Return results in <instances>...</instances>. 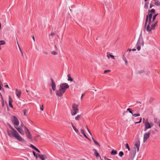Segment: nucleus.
I'll return each instance as SVG.
<instances>
[{
	"instance_id": "nucleus-41",
	"label": "nucleus",
	"mask_w": 160,
	"mask_h": 160,
	"mask_svg": "<svg viewBox=\"0 0 160 160\" xmlns=\"http://www.w3.org/2000/svg\"><path fill=\"white\" fill-rule=\"evenodd\" d=\"M158 124L159 127L160 128V120H159L158 122Z\"/></svg>"
},
{
	"instance_id": "nucleus-20",
	"label": "nucleus",
	"mask_w": 160,
	"mask_h": 160,
	"mask_svg": "<svg viewBox=\"0 0 160 160\" xmlns=\"http://www.w3.org/2000/svg\"><path fill=\"white\" fill-rule=\"evenodd\" d=\"M157 15H158V14H156L153 16L152 18V22L151 21V25L152 23L153 22L156 21H155V19L156 17L157 16Z\"/></svg>"
},
{
	"instance_id": "nucleus-43",
	"label": "nucleus",
	"mask_w": 160,
	"mask_h": 160,
	"mask_svg": "<svg viewBox=\"0 0 160 160\" xmlns=\"http://www.w3.org/2000/svg\"><path fill=\"white\" fill-rule=\"evenodd\" d=\"M71 124H72V128H73V129H74V130H75V128H75V127L73 125V124H72V123H71Z\"/></svg>"
},
{
	"instance_id": "nucleus-47",
	"label": "nucleus",
	"mask_w": 160,
	"mask_h": 160,
	"mask_svg": "<svg viewBox=\"0 0 160 160\" xmlns=\"http://www.w3.org/2000/svg\"><path fill=\"white\" fill-rule=\"evenodd\" d=\"M35 150H36V151H37V152H40V151L37 148H36Z\"/></svg>"
},
{
	"instance_id": "nucleus-30",
	"label": "nucleus",
	"mask_w": 160,
	"mask_h": 160,
	"mask_svg": "<svg viewBox=\"0 0 160 160\" xmlns=\"http://www.w3.org/2000/svg\"><path fill=\"white\" fill-rule=\"evenodd\" d=\"M123 152L122 151L120 152L119 153V155L121 157H122V156L123 155Z\"/></svg>"
},
{
	"instance_id": "nucleus-59",
	"label": "nucleus",
	"mask_w": 160,
	"mask_h": 160,
	"mask_svg": "<svg viewBox=\"0 0 160 160\" xmlns=\"http://www.w3.org/2000/svg\"><path fill=\"white\" fill-rule=\"evenodd\" d=\"M131 51H132V49H128V51H129V52H130Z\"/></svg>"
},
{
	"instance_id": "nucleus-32",
	"label": "nucleus",
	"mask_w": 160,
	"mask_h": 160,
	"mask_svg": "<svg viewBox=\"0 0 160 160\" xmlns=\"http://www.w3.org/2000/svg\"><path fill=\"white\" fill-rule=\"evenodd\" d=\"M30 147L31 148H33V149H34L35 150L37 148L35 147L34 146H33L32 144H31L30 145Z\"/></svg>"
},
{
	"instance_id": "nucleus-1",
	"label": "nucleus",
	"mask_w": 160,
	"mask_h": 160,
	"mask_svg": "<svg viewBox=\"0 0 160 160\" xmlns=\"http://www.w3.org/2000/svg\"><path fill=\"white\" fill-rule=\"evenodd\" d=\"M152 16V13H148V15L146 16L144 25V28L146 29L148 32H150L152 30L154 29L155 26L158 22V21L153 22L152 23L151 27H150V25L151 23V19Z\"/></svg>"
},
{
	"instance_id": "nucleus-64",
	"label": "nucleus",
	"mask_w": 160,
	"mask_h": 160,
	"mask_svg": "<svg viewBox=\"0 0 160 160\" xmlns=\"http://www.w3.org/2000/svg\"><path fill=\"white\" fill-rule=\"evenodd\" d=\"M26 92H28V91L27 90H26Z\"/></svg>"
},
{
	"instance_id": "nucleus-51",
	"label": "nucleus",
	"mask_w": 160,
	"mask_h": 160,
	"mask_svg": "<svg viewBox=\"0 0 160 160\" xmlns=\"http://www.w3.org/2000/svg\"><path fill=\"white\" fill-rule=\"evenodd\" d=\"M23 123H22L21 124V126L20 127V128H22V127H23Z\"/></svg>"
},
{
	"instance_id": "nucleus-18",
	"label": "nucleus",
	"mask_w": 160,
	"mask_h": 160,
	"mask_svg": "<svg viewBox=\"0 0 160 160\" xmlns=\"http://www.w3.org/2000/svg\"><path fill=\"white\" fill-rule=\"evenodd\" d=\"M80 132H81V133L83 134V135L84 136L86 137V138L88 139V137L85 134V132H84V130L83 129H81L80 130Z\"/></svg>"
},
{
	"instance_id": "nucleus-4",
	"label": "nucleus",
	"mask_w": 160,
	"mask_h": 160,
	"mask_svg": "<svg viewBox=\"0 0 160 160\" xmlns=\"http://www.w3.org/2000/svg\"><path fill=\"white\" fill-rule=\"evenodd\" d=\"M69 88V86L67 83H61L58 90L56 92L57 95L59 97H61L65 92L66 90Z\"/></svg>"
},
{
	"instance_id": "nucleus-62",
	"label": "nucleus",
	"mask_w": 160,
	"mask_h": 160,
	"mask_svg": "<svg viewBox=\"0 0 160 160\" xmlns=\"http://www.w3.org/2000/svg\"><path fill=\"white\" fill-rule=\"evenodd\" d=\"M145 118H143V122L144 123L145 121Z\"/></svg>"
},
{
	"instance_id": "nucleus-56",
	"label": "nucleus",
	"mask_w": 160,
	"mask_h": 160,
	"mask_svg": "<svg viewBox=\"0 0 160 160\" xmlns=\"http://www.w3.org/2000/svg\"><path fill=\"white\" fill-rule=\"evenodd\" d=\"M32 38H33V39L34 40V41H35V38H34V36H33L32 37Z\"/></svg>"
},
{
	"instance_id": "nucleus-3",
	"label": "nucleus",
	"mask_w": 160,
	"mask_h": 160,
	"mask_svg": "<svg viewBox=\"0 0 160 160\" xmlns=\"http://www.w3.org/2000/svg\"><path fill=\"white\" fill-rule=\"evenodd\" d=\"M11 119L13 123L15 129L20 134L22 135H24V133L22 129L20 127H18L19 124V122L18 118L15 116H13L11 117Z\"/></svg>"
},
{
	"instance_id": "nucleus-19",
	"label": "nucleus",
	"mask_w": 160,
	"mask_h": 160,
	"mask_svg": "<svg viewBox=\"0 0 160 160\" xmlns=\"http://www.w3.org/2000/svg\"><path fill=\"white\" fill-rule=\"evenodd\" d=\"M93 151H94L95 155L96 157L98 156H100L99 154L97 152V150L96 149H93Z\"/></svg>"
},
{
	"instance_id": "nucleus-22",
	"label": "nucleus",
	"mask_w": 160,
	"mask_h": 160,
	"mask_svg": "<svg viewBox=\"0 0 160 160\" xmlns=\"http://www.w3.org/2000/svg\"><path fill=\"white\" fill-rule=\"evenodd\" d=\"M111 154L112 155H115L117 154V151L116 150H112L111 152Z\"/></svg>"
},
{
	"instance_id": "nucleus-8",
	"label": "nucleus",
	"mask_w": 160,
	"mask_h": 160,
	"mask_svg": "<svg viewBox=\"0 0 160 160\" xmlns=\"http://www.w3.org/2000/svg\"><path fill=\"white\" fill-rule=\"evenodd\" d=\"M142 46L144 45L143 42L142 40H139L137 42V49L138 51H140L141 49V45Z\"/></svg>"
},
{
	"instance_id": "nucleus-35",
	"label": "nucleus",
	"mask_w": 160,
	"mask_h": 160,
	"mask_svg": "<svg viewBox=\"0 0 160 160\" xmlns=\"http://www.w3.org/2000/svg\"><path fill=\"white\" fill-rule=\"evenodd\" d=\"M8 125L9 126V127L11 129H12V130H13L14 128H13L12 126H11L10 124H8Z\"/></svg>"
},
{
	"instance_id": "nucleus-49",
	"label": "nucleus",
	"mask_w": 160,
	"mask_h": 160,
	"mask_svg": "<svg viewBox=\"0 0 160 160\" xmlns=\"http://www.w3.org/2000/svg\"><path fill=\"white\" fill-rule=\"evenodd\" d=\"M4 87L6 88H9V87L8 86V85H5Z\"/></svg>"
},
{
	"instance_id": "nucleus-15",
	"label": "nucleus",
	"mask_w": 160,
	"mask_h": 160,
	"mask_svg": "<svg viewBox=\"0 0 160 160\" xmlns=\"http://www.w3.org/2000/svg\"><path fill=\"white\" fill-rule=\"evenodd\" d=\"M12 99L10 98H9V105L10 107H11L12 108H13V106L12 105Z\"/></svg>"
},
{
	"instance_id": "nucleus-17",
	"label": "nucleus",
	"mask_w": 160,
	"mask_h": 160,
	"mask_svg": "<svg viewBox=\"0 0 160 160\" xmlns=\"http://www.w3.org/2000/svg\"><path fill=\"white\" fill-rule=\"evenodd\" d=\"M154 4L157 6L160 5V2L158 0H154Z\"/></svg>"
},
{
	"instance_id": "nucleus-26",
	"label": "nucleus",
	"mask_w": 160,
	"mask_h": 160,
	"mask_svg": "<svg viewBox=\"0 0 160 160\" xmlns=\"http://www.w3.org/2000/svg\"><path fill=\"white\" fill-rule=\"evenodd\" d=\"M81 117V116L80 115H78L75 118V119L76 120H78L80 119Z\"/></svg>"
},
{
	"instance_id": "nucleus-63",
	"label": "nucleus",
	"mask_w": 160,
	"mask_h": 160,
	"mask_svg": "<svg viewBox=\"0 0 160 160\" xmlns=\"http://www.w3.org/2000/svg\"><path fill=\"white\" fill-rule=\"evenodd\" d=\"M50 93L51 94H52V91L51 89L50 90Z\"/></svg>"
},
{
	"instance_id": "nucleus-21",
	"label": "nucleus",
	"mask_w": 160,
	"mask_h": 160,
	"mask_svg": "<svg viewBox=\"0 0 160 160\" xmlns=\"http://www.w3.org/2000/svg\"><path fill=\"white\" fill-rule=\"evenodd\" d=\"M122 59L125 62L126 65H128V62L126 58L124 56H123Z\"/></svg>"
},
{
	"instance_id": "nucleus-5",
	"label": "nucleus",
	"mask_w": 160,
	"mask_h": 160,
	"mask_svg": "<svg viewBox=\"0 0 160 160\" xmlns=\"http://www.w3.org/2000/svg\"><path fill=\"white\" fill-rule=\"evenodd\" d=\"M78 106L75 104H73L72 105V110L71 112V114L72 115H76L78 111Z\"/></svg>"
},
{
	"instance_id": "nucleus-16",
	"label": "nucleus",
	"mask_w": 160,
	"mask_h": 160,
	"mask_svg": "<svg viewBox=\"0 0 160 160\" xmlns=\"http://www.w3.org/2000/svg\"><path fill=\"white\" fill-rule=\"evenodd\" d=\"M107 57H108V59H109L110 58V57L111 58H112L115 59L114 56L112 55H111L110 54H109L108 53H107Z\"/></svg>"
},
{
	"instance_id": "nucleus-50",
	"label": "nucleus",
	"mask_w": 160,
	"mask_h": 160,
	"mask_svg": "<svg viewBox=\"0 0 160 160\" xmlns=\"http://www.w3.org/2000/svg\"><path fill=\"white\" fill-rule=\"evenodd\" d=\"M150 123L151 124V128H152L154 125V124L153 123Z\"/></svg>"
},
{
	"instance_id": "nucleus-61",
	"label": "nucleus",
	"mask_w": 160,
	"mask_h": 160,
	"mask_svg": "<svg viewBox=\"0 0 160 160\" xmlns=\"http://www.w3.org/2000/svg\"><path fill=\"white\" fill-rule=\"evenodd\" d=\"M140 123V122H135V124H137V123Z\"/></svg>"
},
{
	"instance_id": "nucleus-44",
	"label": "nucleus",
	"mask_w": 160,
	"mask_h": 160,
	"mask_svg": "<svg viewBox=\"0 0 160 160\" xmlns=\"http://www.w3.org/2000/svg\"><path fill=\"white\" fill-rule=\"evenodd\" d=\"M23 112H24V115L25 116H27V115L26 114V111L25 110H24V111H23Z\"/></svg>"
},
{
	"instance_id": "nucleus-57",
	"label": "nucleus",
	"mask_w": 160,
	"mask_h": 160,
	"mask_svg": "<svg viewBox=\"0 0 160 160\" xmlns=\"http://www.w3.org/2000/svg\"><path fill=\"white\" fill-rule=\"evenodd\" d=\"M141 120H142V118H140V120L139 121V122H140V123L141 122Z\"/></svg>"
},
{
	"instance_id": "nucleus-29",
	"label": "nucleus",
	"mask_w": 160,
	"mask_h": 160,
	"mask_svg": "<svg viewBox=\"0 0 160 160\" xmlns=\"http://www.w3.org/2000/svg\"><path fill=\"white\" fill-rule=\"evenodd\" d=\"M68 80L70 81H73V79L71 78L70 76L69 75H68Z\"/></svg>"
},
{
	"instance_id": "nucleus-60",
	"label": "nucleus",
	"mask_w": 160,
	"mask_h": 160,
	"mask_svg": "<svg viewBox=\"0 0 160 160\" xmlns=\"http://www.w3.org/2000/svg\"><path fill=\"white\" fill-rule=\"evenodd\" d=\"M21 52L22 54V56H23V53L22 52Z\"/></svg>"
},
{
	"instance_id": "nucleus-23",
	"label": "nucleus",
	"mask_w": 160,
	"mask_h": 160,
	"mask_svg": "<svg viewBox=\"0 0 160 160\" xmlns=\"http://www.w3.org/2000/svg\"><path fill=\"white\" fill-rule=\"evenodd\" d=\"M148 2H146L145 3V5H144V8L146 9H147L148 8Z\"/></svg>"
},
{
	"instance_id": "nucleus-27",
	"label": "nucleus",
	"mask_w": 160,
	"mask_h": 160,
	"mask_svg": "<svg viewBox=\"0 0 160 160\" xmlns=\"http://www.w3.org/2000/svg\"><path fill=\"white\" fill-rule=\"evenodd\" d=\"M51 53L53 55H56L58 54V52L54 51H52L51 52Z\"/></svg>"
},
{
	"instance_id": "nucleus-40",
	"label": "nucleus",
	"mask_w": 160,
	"mask_h": 160,
	"mask_svg": "<svg viewBox=\"0 0 160 160\" xmlns=\"http://www.w3.org/2000/svg\"><path fill=\"white\" fill-rule=\"evenodd\" d=\"M94 143H95V144L96 145H98V146H99V147H100V144H99V143L96 141Z\"/></svg>"
},
{
	"instance_id": "nucleus-38",
	"label": "nucleus",
	"mask_w": 160,
	"mask_h": 160,
	"mask_svg": "<svg viewBox=\"0 0 160 160\" xmlns=\"http://www.w3.org/2000/svg\"><path fill=\"white\" fill-rule=\"evenodd\" d=\"M86 128H87V130H88V132H89V133L91 135V133L90 132V131H89V129H88V127H87V126H86Z\"/></svg>"
},
{
	"instance_id": "nucleus-36",
	"label": "nucleus",
	"mask_w": 160,
	"mask_h": 160,
	"mask_svg": "<svg viewBox=\"0 0 160 160\" xmlns=\"http://www.w3.org/2000/svg\"><path fill=\"white\" fill-rule=\"evenodd\" d=\"M74 130L78 134L79 132V130L78 129L76 128L75 130Z\"/></svg>"
},
{
	"instance_id": "nucleus-28",
	"label": "nucleus",
	"mask_w": 160,
	"mask_h": 160,
	"mask_svg": "<svg viewBox=\"0 0 160 160\" xmlns=\"http://www.w3.org/2000/svg\"><path fill=\"white\" fill-rule=\"evenodd\" d=\"M158 119L156 118H155L153 119L154 122L155 123L158 124Z\"/></svg>"
},
{
	"instance_id": "nucleus-24",
	"label": "nucleus",
	"mask_w": 160,
	"mask_h": 160,
	"mask_svg": "<svg viewBox=\"0 0 160 160\" xmlns=\"http://www.w3.org/2000/svg\"><path fill=\"white\" fill-rule=\"evenodd\" d=\"M126 148L128 149V151H130V148L129 146V145L128 143H127L125 144Z\"/></svg>"
},
{
	"instance_id": "nucleus-52",
	"label": "nucleus",
	"mask_w": 160,
	"mask_h": 160,
	"mask_svg": "<svg viewBox=\"0 0 160 160\" xmlns=\"http://www.w3.org/2000/svg\"><path fill=\"white\" fill-rule=\"evenodd\" d=\"M1 81H0V90H1L2 89V87L1 85Z\"/></svg>"
},
{
	"instance_id": "nucleus-54",
	"label": "nucleus",
	"mask_w": 160,
	"mask_h": 160,
	"mask_svg": "<svg viewBox=\"0 0 160 160\" xmlns=\"http://www.w3.org/2000/svg\"><path fill=\"white\" fill-rule=\"evenodd\" d=\"M84 95V94H83L82 95V96H81V99L83 98V96Z\"/></svg>"
},
{
	"instance_id": "nucleus-31",
	"label": "nucleus",
	"mask_w": 160,
	"mask_h": 160,
	"mask_svg": "<svg viewBox=\"0 0 160 160\" xmlns=\"http://www.w3.org/2000/svg\"><path fill=\"white\" fill-rule=\"evenodd\" d=\"M132 114V116H133L134 117H137L139 116L140 115V114H139V113L134 114Z\"/></svg>"
},
{
	"instance_id": "nucleus-14",
	"label": "nucleus",
	"mask_w": 160,
	"mask_h": 160,
	"mask_svg": "<svg viewBox=\"0 0 160 160\" xmlns=\"http://www.w3.org/2000/svg\"><path fill=\"white\" fill-rule=\"evenodd\" d=\"M131 153L132 154V158H133L134 157L136 153V148L135 147H134L132 148Z\"/></svg>"
},
{
	"instance_id": "nucleus-12",
	"label": "nucleus",
	"mask_w": 160,
	"mask_h": 160,
	"mask_svg": "<svg viewBox=\"0 0 160 160\" xmlns=\"http://www.w3.org/2000/svg\"><path fill=\"white\" fill-rule=\"evenodd\" d=\"M140 145V142L139 141H137L135 144V146L137 148L138 152L139 151Z\"/></svg>"
},
{
	"instance_id": "nucleus-37",
	"label": "nucleus",
	"mask_w": 160,
	"mask_h": 160,
	"mask_svg": "<svg viewBox=\"0 0 160 160\" xmlns=\"http://www.w3.org/2000/svg\"><path fill=\"white\" fill-rule=\"evenodd\" d=\"M40 109L42 111H43V105L42 104V106L40 107Z\"/></svg>"
},
{
	"instance_id": "nucleus-42",
	"label": "nucleus",
	"mask_w": 160,
	"mask_h": 160,
	"mask_svg": "<svg viewBox=\"0 0 160 160\" xmlns=\"http://www.w3.org/2000/svg\"><path fill=\"white\" fill-rule=\"evenodd\" d=\"M32 152H33V155L35 157V156H37V154H36V153L34 151H33Z\"/></svg>"
},
{
	"instance_id": "nucleus-48",
	"label": "nucleus",
	"mask_w": 160,
	"mask_h": 160,
	"mask_svg": "<svg viewBox=\"0 0 160 160\" xmlns=\"http://www.w3.org/2000/svg\"><path fill=\"white\" fill-rule=\"evenodd\" d=\"M0 96H1V99H2V100L3 101V98L2 97V95H1V93L0 92Z\"/></svg>"
},
{
	"instance_id": "nucleus-33",
	"label": "nucleus",
	"mask_w": 160,
	"mask_h": 160,
	"mask_svg": "<svg viewBox=\"0 0 160 160\" xmlns=\"http://www.w3.org/2000/svg\"><path fill=\"white\" fill-rule=\"evenodd\" d=\"M111 70H106L104 71V73H106L107 72H110Z\"/></svg>"
},
{
	"instance_id": "nucleus-46",
	"label": "nucleus",
	"mask_w": 160,
	"mask_h": 160,
	"mask_svg": "<svg viewBox=\"0 0 160 160\" xmlns=\"http://www.w3.org/2000/svg\"><path fill=\"white\" fill-rule=\"evenodd\" d=\"M18 46L20 52H22V51L21 48H20V46H19V44H18Z\"/></svg>"
},
{
	"instance_id": "nucleus-10",
	"label": "nucleus",
	"mask_w": 160,
	"mask_h": 160,
	"mask_svg": "<svg viewBox=\"0 0 160 160\" xmlns=\"http://www.w3.org/2000/svg\"><path fill=\"white\" fill-rule=\"evenodd\" d=\"M16 94L19 99L20 98L21 94V91L20 89H15Z\"/></svg>"
},
{
	"instance_id": "nucleus-58",
	"label": "nucleus",
	"mask_w": 160,
	"mask_h": 160,
	"mask_svg": "<svg viewBox=\"0 0 160 160\" xmlns=\"http://www.w3.org/2000/svg\"><path fill=\"white\" fill-rule=\"evenodd\" d=\"M92 139L94 142L96 141L93 138H92Z\"/></svg>"
},
{
	"instance_id": "nucleus-55",
	"label": "nucleus",
	"mask_w": 160,
	"mask_h": 160,
	"mask_svg": "<svg viewBox=\"0 0 160 160\" xmlns=\"http://www.w3.org/2000/svg\"><path fill=\"white\" fill-rule=\"evenodd\" d=\"M132 51H136V49H132Z\"/></svg>"
},
{
	"instance_id": "nucleus-13",
	"label": "nucleus",
	"mask_w": 160,
	"mask_h": 160,
	"mask_svg": "<svg viewBox=\"0 0 160 160\" xmlns=\"http://www.w3.org/2000/svg\"><path fill=\"white\" fill-rule=\"evenodd\" d=\"M38 155L40 158L42 160H45V159H46L47 158L46 155L45 154H39Z\"/></svg>"
},
{
	"instance_id": "nucleus-2",
	"label": "nucleus",
	"mask_w": 160,
	"mask_h": 160,
	"mask_svg": "<svg viewBox=\"0 0 160 160\" xmlns=\"http://www.w3.org/2000/svg\"><path fill=\"white\" fill-rule=\"evenodd\" d=\"M13 130L7 129V131L8 136L11 138L14 137L19 141L24 142V139L22 138L18 132L14 128Z\"/></svg>"
},
{
	"instance_id": "nucleus-39",
	"label": "nucleus",
	"mask_w": 160,
	"mask_h": 160,
	"mask_svg": "<svg viewBox=\"0 0 160 160\" xmlns=\"http://www.w3.org/2000/svg\"><path fill=\"white\" fill-rule=\"evenodd\" d=\"M150 12L152 13H154L155 12V10L154 9H152L151 10Z\"/></svg>"
},
{
	"instance_id": "nucleus-6",
	"label": "nucleus",
	"mask_w": 160,
	"mask_h": 160,
	"mask_svg": "<svg viewBox=\"0 0 160 160\" xmlns=\"http://www.w3.org/2000/svg\"><path fill=\"white\" fill-rule=\"evenodd\" d=\"M145 128L144 131H146L148 129L151 128L150 123L148 122V119H146L144 122Z\"/></svg>"
},
{
	"instance_id": "nucleus-34",
	"label": "nucleus",
	"mask_w": 160,
	"mask_h": 160,
	"mask_svg": "<svg viewBox=\"0 0 160 160\" xmlns=\"http://www.w3.org/2000/svg\"><path fill=\"white\" fill-rule=\"evenodd\" d=\"M127 110L129 111V112L130 113L132 114L133 113H132V112L131 111V109L130 108H127Z\"/></svg>"
},
{
	"instance_id": "nucleus-25",
	"label": "nucleus",
	"mask_w": 160,
	"mask_h": 160,
	"mask_svg": "<svg viewBox=\"0 0 160 160\" xmlns=\"http://www.w3.org/2000/svg\"><path fill=\"white\" fill-rule=\"evenodd\" d=\"M6 43L3 40L0 41V45H5Z\"/></svg>"
},
{
	"instance_id": "nucleus-45",
	"label": "nucleus",
	"mask_w": 160,
	"mask_h": 160,
	"mask_svg": "<svg viewBox=\"0 0 160 160\" xmlns=\"http://www.w3.org/2000/svg\"><path fill=\"white\" fill-rule=\"evenodd\" d=\"M43 53L46 55H47L48 54V52L47 51H44L43 52Z\"/></svg>"
},
{
	"instance_id": "nucleus-53",
	"label": "nucleus",
	"mask_w": 160,
	"mask_h": 160,
	"mask_svg": "<svg viewBox=\"0 0 160 160\" xmlns=\"http://www.w3.org/2000/svg\"><path fill=\"white\" fill-rule=\"evenodd\" d=\"M152 7V4L151 3L150 4V8H151Z\"/></svg>"
},
{
	"instance_id": "nucleus-11",
	"label": "nucleus",
	"mask_w": 160,
	"mask_h": 160,
	"mask_svg": "<svg viewBox=\"0 0 160 160\" xmlns=\"http://www.w3.org/2000/svg\"><path fill=\"white\" fill-rule=\"evenodd\" d=\"M51 86H52V90L55 91L56 90V85L55 84L52 79H51Z\"/></svg>"
},
{
	"instance_id": "nucleus-7",
	"label": "nucleus",
	"mask_w": 160,
	"mask_h": 160,
	"mask_svg": "<svg viewBox=\"0 0 160 160\" xmlns=\"http://www.w3.org/2000/svg\"><path fill=\"white\" fill-rule=\"evenodd\" d=\"M24 131L25 132L27 138L29 139L32 138V135L29 129L26 127H24Z\"/></svg>"
},
{
	"instance_id": "nucleus-9",
	"label": "nucleus",
	"mask_w": 160,
	"mask_h": 160,
	"mask_svg": "<svg viewBox=\"0 0 160 160\" xmlns=\"http://www.w3.org/2000/svg\"><path fill=\"white\" fill-rule=\"evenodd\" d=\"M150 133V132H149L144 134L143 140L144 142H145L147 141L149 137Z\"/></svg>"
}]
</instances>
